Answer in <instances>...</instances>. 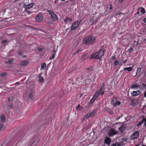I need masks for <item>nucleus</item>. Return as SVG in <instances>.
<instances>
[{
	"label": "nucleus",
	"instance_id": "59",
	"mask_svg": "<svg viewBox=\"0 0 146 146\" xmlns=\"http://www.w3.org/2000/svg\"><path fill=\"white\" fill-rule=\"evenodd\" d=\"M113 93L112 92H110V95H113Z\"/></svg>",
	"mask_w": 146,
	"mask_h": 146
},
{
	"label": "nucleus",
	"instance_id": "22",
	"mask_svg": "<svg viewBox=\"0 0 146 146\" xmlns=\"http://www.w3.org/2000/svg\"><path fill=\"white\" fill-rule=\"evenodd\" d=\"M140 87V86L138 84H133L131 86V88H139Z\"/></svg>",
	"mask_w": 146,
	"mask_h": 146
},
{
	"label": "nucleus",
	"instance_id": "17",
	"mask_svg": "<svg viewBox=\"0 0 146 146\" xmlns=\"http://www.w3.org/2000/svg\"><path fill=\"white\" fill-rule=\"evenodd\" d=\"M58 48V46H57ZM57 48L55 50V48H54L53 50V53H52V57H50L49 58L50 60H52V58H54L55 57V54L56 51H57Z\"/></svg>",
	"mask_w": 146,
	"mask_h": 146
},
{
	"label": "nucleus",
	"instance_id": "24",
	"mask_svg": "<svg viewBox=\"0 0 146 146\" xmlns=\"http://www.w3.org/2000/svg\"><path fill=\"white\" fill-rule=\"evenodd\" d=\"M51 15V17L53 19H55L56 20H57V17L54 13H53Z\"/></svg>",
	"mask_w": 146,
	"mask_h": 146
},
{
	"label": "nucleus",
	"instance_id": "12",
	"mask_svg": "<svg viewBox=\"0 0 146 146\" xmlns=\"http://www.w3.org/2000/svg\"><path fill=\"white\" fill-rule=\"evenodd\" d=\"M141 94V92L139 90L133 91L131 93V95L132 96H137Z\"/></svg>",
	"mask_w": 146,
	"mask_h": 146
},
{
	"label": "nucleus",
	"instance_id": "60",
	"mask_svg": "<svg viewBox=\"0 0 146 146\" xmlns=\"http://www.w3.org/2000/svg\"><path fill=\"white\" fill-rule=\"evenodd\" d=\"M139 44V41L138 40L136 42V45H138V44Z\"/></svg>",
	"mask_w": 146,
	"mask_h": 146
},
{
	"label": "nucleus",
	"instance_id": "4",
	"mask_svg": "<svg viewBox=\"0 0 146 146\" xmlns=\"http://www.w3.org/2000/svg\"><path fill=\"white\" fill-rule=\"evenodd\" d=\"M86 72L88 74V76L89 78H91L90 76H91V78H92L93 76H94V71L93 70V68L92 67H90L89 68H88L86 70Z\"/></svg>",
	"mask_w": 146,
	"mask_h": 146
},
{
	"label": "nucleus",
	"instance_id": "57",
	"mask_svg": "<svg viewBox=\"0 0 146 146\" xmlns=\"http://www.w3.org/2000/svg\"><path fill=\"white\" fill-rule=\"evenodd\" d=\"M15 85H18L20 84V82H17L15 83Z\"/></svg>",
	"mask_w": 146,
	"mask_h": 146
},
{
	"label": "nucleus",
	"instance_id": "29",
	"mask_svg": "<svg viewBox=\"0 0 146 146\" xmlns=\"http://www.w3.org/2000/svg\"><path fill=\"white\" fill-rule=\"evenodd\" d=\"M1 120L2 122H4L5 121V118L4 115H2L1 116Z\"/></svg>",
	"mask_w": 146,
	"mask_h": 146
},
{
	"label": "nucleus",
	"instance_id": "64",
	"mask_svg": "<svg viewBox=\"0 0 146 146\" xmlns=\"http://www.w3.org/2000/svg\"><path fill=\"white\" fill-rule=\"evenodd\" d=\"M90 21L91 22H93V20L92 19H91L90 20Z\"/></svg>",
	"mask_w": 146,
	"mask_h": 146
},
{
	"label": "nucleus",
	"instance_id": "51",
	"mask_svg": "<svg viewBox=\"0 0 146 146\" xmlns=\"http://www.w3.org/2000/svg\"><path fill=\"white\" fill-rule=\"evenodd\" d=\"M8 100L9 102H10L11 101V99L10 98H8Z\"/></svg>",
	"mask_w": 146,
	"mask_h": 146
},
{
	"label": "nucleus",
	"instance_id": "2",
	"mask_svg": "<svg viewBox=\"0 0 146 146\" xmlns=\"http://www.w3.org/2000/svg\"><path fill=\"white\" fill-rule=\"evenodd\" d=\"M104 52L103 50L101 49L98 52L92 54L90 57V58L101 59L102 56L103 55Z\"/></svg>",
	"mask_w": 146,
	"mask_h": 146
},
{
	"label": "nucleus",
	"instance_id": "37",
	"mask_svg": "<svg viewBox=\"0 0 146 146\" xmlns=\"http://www.w3.org/2000/svg\"><path fill=\"white\" fill-rule=\"evenodd\" d=\"M141 12L142 13H145V10L143 8H141Z\"/></svg>",
	"mask_w": 146,
	"mask_h": 146
},
{
	"label": "nucleus",
	"instance_id": "45",
	"mask_svg": "<svg viewBox=\"0 0 146 146\" xmlns=\"http://www.w3.org/2000/svg\"><path fill=\"white\" fill-rule=\"evenodd\" d=\"M142 86L143 88H145V87H146V84H145L143 83V84H142Z\"/></svg>",
	"mask_w": 146,
	"mask_h": 146
},
{
	"label": "nucleus",
	"instance_id": "58",
	"mask_svg": "<svg viewBox=\"0 0 146 146\" xmlns=\"http://www.w3.org/2000/svg\"><path fill=\"white\" fill-rule=\"evenodd\" d=\"M119 1L120 3H122L123 2V0H119Z\"/></svg>",
	"mask_w": 146,
	"mask_h": 146
},
{
	"label": "nucleus",
	"instance_id": "9",
	"mask_svg": "<svg viewBox=\"0 0 146 146\" xmlns=\"http://www.w3.org/2000/svg\"><path fill=\"white\" fill-rule=\"evenodd\" d=\"M43 19V17L40 14H38L36 16V21L37 22H41Z\"/></svg>",
	"mask_w": 146,
	"mask_h": 146
},
{
	"label": "nucleus",
	"instance_id": "14",
	"mask_svg": "<svg viewBox=\"0 0 146 146\" xmlns=\"http://www.w3.org/2000/svg\"><path fill=\"white\" fill-rule=\"evenodd\" d=\"M111 140L108 137H106L105 140V143L107 145H110L111 142Z\"/></svg>",
	"mask_w": 146,
	"mask_h": 146
},
{
	"label": "nucleus",
	"instance_id": "30",
	"mask_svg": "<svg viewBox=\"0 0 146 146\" xmlns=\"http://www.w3.org/2000/svg\"><path fill=\"white\" fill-rule=\"evenodd\" d=\"M133 48L132 47V46H131L130 48L128 50L127 52H128L129 53H131L133 52Z\"/></svg>",
	"mask_w": 146,
	"mask_h": 146
},
{
	"label": "nucleus",
	"instance_id": "38",
	"mask_svg": "<svg viewBox=\"0 0 146 146\" xmlns=\"http://www.w3.org/2000/svg\"><path fill=\"white\" fill-rule=\"evenodd\" d=\"M110 7L109 8V10H108V13H110L111 11V10L112 9L111 5H110Z\"/></svg>",
	"mask_w": 146,
	"mask_h": 146
},
{
	"label": "nucleus",
	"instance_id": "53",
	"mask_svg": "<svg viewBox=\"0 0 146 146\" xmlns=\"http://www.w3.org/2000/svg\"><path fill=\"white\" fill-rule=\"evenodd\" d=\"M144 95L145 97H146V91H145L144 92Z\"/></svg>",
	"mask_w": 146,
	"mask_h": 146
},
{
	"label": "nucleus",
	"instance_id": "13",
	"mask_svg": "<svg viewBox=\"0 0 146 146\" xmlns=\"http://www.w3.org/2000/svg\"><path fill=\"white\" fill-rule=\"evenodd\" d=\"M64 21L66 24H70L72 22V19L70 18L69 17H67L64 20Z\"/></svg>",
	"mask_w": 146,
	"mask_h": 146
},
{
	"label": "nucleus",
	"instance_id": "32",
	"mask_svg": "<svg viewBox=\"0 0 146 146\" xmlns=\"http://www.w3.org/2000/svg\"><path fill=\"white\" fill-rule=\"evenodd\" d=\"M119 64V62L117 60H115L114 62V64L116 66H117Z\"/></svg>",
	"mask_w": 146,
	"mask_h": 146
},
{
	"label": "nucleus",
	"instance_id": "21",
	"mask_svg": "<svg viewBox=\"0 0 146 146\" xmlns=\"http://www.w3.org/2000/svg\"><path fill=\"white\" fill-rule=\"evenodd\" d=\"M125 129V126L123 125H121V126L119 128V130H120V132L122 133H123L124 132Z\"/></svg>",
	"mask_w": 146,
	"mask_h": 146
},
{
	"label": "nucleus",
	"instance_id": "1",
	"mask_svg": "<svg viewBox=\"0 0 146 146\" xmlns=\"http://www.w3.org/2000/svg\"><path fill=\"white\" fill-rule=\"evenodd\" d=\"M96 38L93 35H90L85 38L83 40V42L84 44H91L94 42Z\"/></svg>",
	"mask_w": 146,
	"mask_h": 146
},
{
	"label": "nucleus",
	"instance_id": "48",
	"mask_svg": "<svg viewBox=\"0 0 146 146\" xmlns=\"http://www.w3.org/2000/svg\"><path fill=\"white\" fill-rule=\"evenodd\" d=\"M38 50L39 51H42L43 50V48H39L38 49Z\"/></svg>",
	"mask_w": 146,
	"mask_h": 146
},
{
	"label": "nucleus",
	"instance_id": "18",
	"mask_svg": "<svg viewBox=\"0 0 146 146\" xmlns=\"http://www.w3.org/2000/svg\"><path fill=\"white\" fill-rule=\"evenodd\" d=\"M35 138H33L29 141L28 143V145L29 146H32L33 144L35 142Z\"/></svg>",
	"mask_w": 146,
	"mask_h": 146
},
{
	"label": "nucleus",
	"instance_id": "43",
	"mask_svg": "<svg viewBox=\"0 0 146 146\" xmlns=\"http://www.w3.org/2000/svg\"><path fill=\"white\" fill-rule=\"evenodd\" d=\"M48 11L51 15L53 13V12L51 11L48 10Z\"/></svg>",
	"mask_w": 146,
	"mask_h": 146
},
{
	"label": "nucleus",
	"instance_id": "42",
	"mask_svg": "<svg viewBox=\"0 0 146 146\" xmlns=\"http://www.w3.org/2000/svg\"><path fill=\"white\" fill-rule=\"evenodd\" d=\"M3 127V125L2 124L0 123V129H1Z\"/></svg>",
	"mask_w": 146,
	"mask_h": 146
},
{
	"label": "nucleus",
	"instance_id": "28",
	"mask_svg": "<svg viewBox=\"0 0 146 146\" xmlns=\"http://www.w3.org/2000/svg\"><path fill=\"white\" fill-rule=\"evenodd\" d=\"M46 66V65L45 63H42L41 65V68L43 70H44Z\"/></svg>",
	"mask_w": 146,
	"mask_h": 146
},
{
	"label": "nucleus",
	"instance_id": "6",
	"mask_svg": "<svg viewBox=\"0 0 146 146\" xmlns=\"http://www.w3.org/2000/svg\"><path fill=\"white\" fill-rule=\"evenodd\" d=\"M105 84L103 83L102 85L101 88L96 92L99 95L101 94V95H103L105 91Z\"/></svg>",
	"mask_w": 146,
	"mask_h": 146
},
{
	"label": "nucleus",
	"instance_id": "23",
	"mask_svg": "<svg viewBox=\"0 0 146 146\" xmlns=\"http://www.w3.org/2000/svg\"><path fill=\"white\" fill-rule=\"evenodd\" d=\"M28 1V0H23L21 2L23 3V6H26L29 4Z\"/></svg>",
	"mask_w": 146,
	"mask_h": 146
},
{
	"label": "nucleus",
	"instance_id": "39",
	"mask_svg": "<svg viewBox=\"0 0 146 146\" xmlns=\"http://www.w3.org/2000/svg\"><path fill=\"white\" fill-rule=\"evenodd\" d=\"M76 109L77 110H80L81 109L80 108V104H78L77 107H76Z\"/></svg>",
	"mask_w": 146,
	"mask_h": 146
},
{
	"label": "nucleus",
	"instance_id": "11",
	"mask_svg": "<svg viewBox=\"0 0 146 146\" xmlns=\"http://www.w3.org/2000/svg\"><path fill=\"white\" fill-rule=\"evenodd\" d=\"M139 135V131H137L135 132L131 136V137L132 139H136L137 138Z\"/></svg>",
	"mask_w": 146,
	"mask_h": 146
},
{
	"label": "nucleus",
	"instance_id": "5",
	"mask_svg": "<svg viewBox=\"0 0 146 146\" xmlns=\"http://www.w3.org/2000/svg\"><path fill=\"white\" fill-rule=\"evenodd\" d=\"M99 95L95 92L94 95L93 96L92 98L90 100V102L88 103V106H90L93 103L96 99L98 97Z\"/></svg>",
	"mask_w": 146,
	"mask_h": 146
},
{
	"label": "nucleus",
	"instance_id": "27",
	"mask_svg": "<svg viewBox=\"0 0 146 146\" xmlns=\"http://www.w3.org/2000/svg\"><path fill=\"white\" fill-rule=\"evenodd\" d=\"M10 18H7V19H5L7 20V21H4V20H2L1 21V22L2 23H1V24H3V23H7L9 21H11V20H10ZM4 20H5L4 19Z\"/></svg>",
	"mask_w": 146,
	"mask_h": 146
},
{
	"label": "nucleus",
	"instance_id": "20",
	"mask_svg": "<svg viewBox=\"0 0 146 146\" xmlns=\"http://www.w3.org/2000/svg\"><path fill=\"white\" fill-rule=\"evenodd\" d=\"M145 120H146V118L144 117H143V120L139 122L137 124V125L138 126H139L141 125L144 122H145Z\"/></svg>",
	"mask_w": 146,
	"mask_h": 146
},
{
	"label": "nucleus",
	"instance_id": "56",
	"mask_svg": "<svg viewBox=\"0 0 146 146\" xmlns=\"http://www.w3.org/2000/svg\"><path fill=\"white\" fill-rule=\"evenodd\" d=\"M71 30H73V23L72 24L71 27Z\"/></svg>",
	"mask_w": 146,
	"mask_h": 146
},
{
	"label": "nucleus",
	"instance_id": "40",
	"mask_svg": "<svg viewBox=\"0 0 146 146\" xmlns=\"http://www.w3.org/2000/svg\"><path fill=\"white\" fill-rule=\"evenodd\" d=\"M109 9L108 8H107L106 9L105 11V13H108V11L109 10Z\"/></svg>",
	"mask_w": 146,
	"mask_h": 146
},
{
	"label": "nucleus",
	"instance_id": "3",
	"mask_svg": "<svg viewBox=\"0 0 146 146\" xmlns=\"http://www.w3.org/2000/svg\"><path fill=\"white\" fill-rule=\"evenodd\" d=\"M117 99L116 97H113L111 98V103L114 107H115L119 106L121 104V102L119 101H117Z\"/></svg>",
	"mask_w": 146,
	"mask_h": 146
},
{
	"label": "nucleus",
	"instance_id": "55",
	"mask_svg": "<svg viewBox=\"0 0 146 146\" xmlns=\"http://www.w3.org/2000/svg\"><path fill=\"white\" fill-rule=\"evenodd\" d=\"M18 54H22V52L21 51H19L18 52Z\"/></svg>",
	"mask_w": 146,
	"mask_h": 146
},
{
	"label": "nucleus",
	"instance_id": "44",
	"mask_svg": "<svg viewBox=\"0 0 146 146\" xmlns=\"http://www.w3.org/2000/svg\"><path fill=\"white\" fill-rule=\"evenodd\" d=\"M97 22V21H93V22H92V24H91V26H92L95 23H96V22Z\"/></svg>",
	"mask_w": 146,
	"mask_h": 146
},
{
	"label": "nucleus",
	"instance_id": "8",
	"mask_svg": "<svg viewBox=\"0 0 146 146\" xmlns=\"http://www.w3.org/2000/svg\"><path fill=\"white\" fill-rule=\"evenodd\" d=\"M97 112V111L96 110H94L93 111L89 113L86 114V115L84 116V119H87L89 117H93Z\"/></svg>",
	"mask_w": 146,
	"mask_h": 146
},
{
	"label": "nucleus",
	"instance_id": "52",
	"mask_svg": "<svg viewBox=\"0 0 146 146\" xmlns=\"http://www.w3.org/2000/svg\"><path fill=\"white\" fill-rule=\"evenodd\" d=\"M10 107L11 108H12L13 107V106L12 104H11L10 105Z\"/></svg>",
	"mask_w": 146,
	"mask_h": 146
},
{
	"label": "nucleus",
	"instance_id": "36",
	"mask_svg": "<svg viewBox=\"0 0 146 146\" xmlns=\"http://www.w3.org/2000/svg\"><path fill=\"white\" fill-rule=\"evenodd\" d=\"M39 77L40 78L39 79V81L40 82H42L44 81V80L43 78L42 77H41V75L39 76Z\"/></svg>",
	"mask_w": 146,
	"mask_h": 146
},
{
	"label": "nucleus",
	"instance_id": "46",
	"mask_svg": "<svg viewBox=\"0 0 146 146\" xmlns=\"http://www.w3.org/2000/svg\"><path fill=\"white\" fill-rule=\"evenodd\" d=\"M6 42H8V41L7 40H3L2 41V43L3 44Z\"/></svg>",
	"mask_w": 146,
	"mask_h": 146
},
{
	"label": "nucleus",
	"instance_id": "31",
	"mask_svg": "<svg viewBox=\"0 0 146 146\" xmlns=\"http://www.w3.org/2000/svg\"><path fill=\"white\" fill-rule=\"evenodd\" d=\"M29 98L31 100H33V96L32 92H30V93L29 94Z\"/></svg>",
	"mask_w": 146,
	"mask_h": 146
},
{
	"label": "nucleus",
	"instance_id": "16",
	"mask_svg": "<svg viewBox=\"0 0 146 146\" xmlns=\"http://www.w3.org/2000/svg\"><path fill=\"white\" fill-rule=\"evenodd\" d=\"M33 4L31 3V4L29 3L26 6H23V7L25 8V9H29L32 8L33 6Z\"/></svg>",
	"mask_w": 146,
	"mask_h": 146
},
{
	"label": "nucleus",
	"instance_id": "63",
	"mask_svg": "<svg viewBox=\"0 0 146 146\" xmlns=\"http://www.w3.org/2000/svg\"><path fill=\"white\" fill-rule=\"evenodd\" d=\"M23 57H24V58H25V57H26V55H23Z\"/></svg>",
	"mask_w": 146,
	"mask_h": 146
},
{
	"label": "nucleus",
	"instance_id": "15",
	"mask_svg": "<svg viewBox=\"0 0 146 146\" xmlns=\"http://www.w3.org/2000/svg\"><path fill=\"white\" fill-rule=\"evenodd\" d=\"M29 61H25L19 63V65L21 66H26L29 63Z\"/></svg>",
	"mask_w": 146,
	"mask_h": 146
},
{
	"label": "nucleus",
	"instance_id": "41",
	"mask_svg": "<svg viewBox=\"0 0 146 146\" xmlns=\"http://www.w3.org/2000/svg\"><path fill=\"white\" fill-rule=\"evenodd\" d=\"M8 62L10 64H12L13 62V60H9L8 61Z\"/></svg>",
	"mask_w": 146,
	"mask_h": 146
},
{
	"label": "nucleus",
	"instance_id": "50",
	"mask_svg": "<svg viewBox=\"0 0 146 146\" xmlns=\"http://www.w3.org/2000/svg\"><path fill=\"white\" fill-rule=\"evenodd\" d=\"M143 22L145 23H146V18H145L143 20Z\"/></svg>",
	"mask_w": 146,
	"mask_h": 146
},
{
	"label": "nucleus",
	"instance_id": "35",
	"mask_svg": "<svg viewBox=\"0 0 146 146\" xmlns=\"http://www.w3.org/2000/svg\"><path fill=\"white\" fill-rule=\"evenodd\" d=\"M25 11L27 12L28 14H31L32 12L31 11H29L27 10V9H25Z\"/></svg>",
	"mask_w": 146,
	"mask_h": 146
},
{
	"label": "nucleus",
	"instance_id": "10",
	"mask_svg": "<svg viewBox=\"0 0 146 146\" xmlns=\"http://www.w3.org/2000/svg\"><path fill=\"white\" fill-rule=\"evenodd\" d=\"M117 132L115 129L111 128L109 132V136H111L117 134Z\"/></svg>",
	"mask_w": 146,
	"mask_h": 146
},
{
	"label": "nucleus",
	"instance_id": "25",
	"mask_svg": "<svg viewBox=\"0 0 146 146\" xmlns=\"http://www.w3.org/2000/svg\"><path fill=\"white\" fill-rule=\"evenodd\" d=\"M141 68H138L137 69L136 73V76H139V75L140 74V72L141 70Z\"/></svg>",
	"mask_w": 146,
	"mask_h": 146
},
{
	"label": "nucleus",
	"instance_id": "47",
	"mask_svg": "<svg viewBox=\"0 0 146 146\" xmlns=\"http://www.w3.org/2000/svg\"><path fill=\"white\" fill-rule=\"evenodd\" d=\"M116 58V57H115V56H112L111 58L113 60L115 59Z\"/></svg>",
	"mask_w": 146,
	"mask_h": 146
},
{
	"label": "nucleus",
	"instance_id": "61",
	"mask_svg": "<svg viewBox=\"0 0 146 146\" xmlns=\"http://www.w3.org/2000/svg\"><path fill=\"white\" fill-rule=\"evenodd\" d=\"M144 124H145V126L146 127V120H145Z\"/></svg>",
	"mask_w": 146,
	"mask_h": 146
},
{
	"label": "nucleus",
	"instance_id": "34",
	"mask_svg": "<svg viewBox=\"0 0 146 146\" xmlns=\"http://www.w3.org/2000/svg\"><path fill=\"white\" fill-rule=\"evenodd\" d=\"M7 75V73L5 72L1 73V74L0 76H6Z\"/></svg>",
	"mask_w": 146,
	"mask_h": 146
},
{
	"label": "nucleus",
	"instance_id": "26",
	"mask_svg": "<svg viewBox=\"0 0 146 146\" xmlns=\"http://www.w3.org/2000/svg\"><path fill=\"white\" fill-rule=\"evenodd\" d=\"M132 69H133V68L131 67H129L125 68H124V70H127L129 72L131 71L132 70Z\"/></svg>",
	"mask_w": 146,
	"mask_h": 146
},
{
	"label": "nucleus",
	"instance_id": "49",
	"mask_svg": "<svg viewBox=\"0 0 146 146\" xmlns=\"http://www.w3.org/2000/svg\"><path fill=\"white\" fill-rule=\"evenodd\" d=\"M48 23L50 24H52V21L50 20H49L48 21Z\"/></svg>",
	"mask_w": 146,
	"mask_h": 146
},
{
	"label": "nucleus",
	"instance_id": "62",
	"mask_svg": "<svg viewBox=\"0 0 146 146\" xmlns=\"http://www.w3.org/2000/svg\"><path fill=\"white\" fill-rule=\"evenodd\" d=\"M126 61H127V60H125V61L123 62V63H126Z\"/></svg>",
	"mask_w": 146,
	"mask_h": 146
},
{
	"label": "nucleus",
	"instance_id": "54",
	"mask_svg": "<svg viewBox=\"0 0 146 146\" xmlns=\"http://www.w3.org/2000/svg\"><path fill=\"white\" fill-rule=\"evenodd\" d=\"M81 51V50H78L76 52V54H77V53H78V52H80V51Z\"/></svg>",
	"mask_w": 146,
	"mask_h": 146
},
{
	"label": "nucleus",
	"instance_id": "33",
	"mask_svg": "<svg viewBox=\"0 0 146 146\" xmlns=\"http://www.w3.org/2000/svg\"><path fill=\"white\" fill-rule=\"evenodd\" d=\"M111 146H121V145L119 143H117L112 145Z\"/></svg>",
	"mask_w": 146,
	"mask_h": 146
},
{
	"label": "nucleus",
	"instance_id": "7",
	"mask_svg": "<svg viewBox=\"0 0 146 146\" xmlns=\"http://www.w3.org/2000/svg\"><path fill=\"white\" fill-rule=\"evenodd\" d=\"M11 11L10 9H6L4 10L3 11H1L0 12V15H4L5 14V15L7 17H9L11 16L10 13Z\"/></svg>",
	"mask_w": 146,
	"mask_h": 146
},
{
	"label": "nucleus",
	"instance_id": "19",
	"mask_svg": "<svg viewBox=\"0 0 146 146\" xmlns=\"http://www.w3.org/2000/svg\"><path fill=\"white\" fill-rule=\"evenodd\" d=\"M80 24V22L78 21L74 23V30Z\"/></svg>",
	"mask_w": 146,
	"mask_h": 146
}]
</instances>
